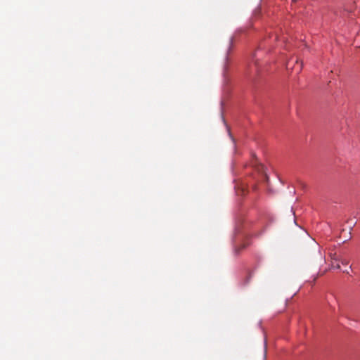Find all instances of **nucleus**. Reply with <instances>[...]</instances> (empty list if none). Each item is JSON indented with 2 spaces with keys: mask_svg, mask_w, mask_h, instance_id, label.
Wrapping results in <instances>:
<instances>
[{
  "mask_svg": "<svg viewBox=\"0 0 360 360\" xmlns=\"http://www.w3.org/2000/svg\"><path fill=\"white\" fill-rule=\"evenodd\" d=\"M342 263L343 264H347V262H345V261H342Z\"/></svg>",
  "mask_w": 360,
  "mask_h": 360,
  "instance_id": "f257e3e1",
  "label": "nucleus"
}]
</instances>
